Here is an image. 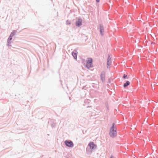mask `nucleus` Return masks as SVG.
I'll use <instances>...</instances> for the list:
<instances>
[{
    "label": "nucleus",
    "instance_id": "obj_1",
    "mask_svg": "<svg viewBox=\"0 0 158 158\" xmlns=\"http://www.w3.org/2000/svg\"><path fill=\"white\" fill-rule=\"evenodd\" d=\"M115 124L114 123L112 124V126L110 128L109 131V135L110 137L112 138H114L117 135V129L116 127H115Z\"/></svg>",
    "mask_w": 158,
    "mask_h": 158
},
{
    "label": "nucleus",
    "instance_id": "obj_2",
    "mask_svg": "<svg viewBox=\"0 0 158 158\" xmlns=\"http://www.w3.org/2000/svg\"><path fill=\"white\" fill-rule=\"evenodd\" d=\"M88 69L94 67L93 64V59L91 58H88L86 61V64L85 66Z\"/></svg>",
    "mask_w": 158,
    "mask_h": 158
},
{
    "label": "nucleus",
    "instance_id": "obj_3",
    "mask_svg": "<svg viewBox=\"0 0 158 158\" xmlns=\"http://www.w3.org/2000/svg\"><path fill=\"white\" fill-rule=\"evenodd\" d=\"M65 145L69 147L73 148L74 146L73 142L70 140H65L64 142Z\"/></svg>",
    "mask_w": 158,
    "mask_h": 158
},
{
    "label": "nucleus",
    "instance_id": "obj_4",
    "mask_svg": "<svg viewBox=\"0 0 158 158\" xmlns=\"http://www.w3.org/2000/svg\"><path fill=\"white\" fill-rule=\"evenodd\" d=\"M98 27L100 34L102 36H103L104 34V29L103 26L102 24H99Z\"/></svg>",
    "mask_w": 158,
    "mask_h": 158
},
{
    "label": "nucleus",
    "instance_id": "obj_5",
    "mask_svg": "<svg viewBox=\"0 0 158 158\" xmlns=\"http://www.w3.org/2000/svg\"><path fill=\"white\" fill-rule=\"evenodd\" d=\"M82 20L81 18H78L75 23V25L77 27H79L82 25Z\"/></svg>",
    "mask_w": 158,
    "mask_h": 158
},
{
    "label": "nucleus",
    "instance_id": "obj_6",
    "mask_svg": "<svg viewBox=\"0 0 158 158\" xmlns=\"http://www.w3.org/2000/svg\"><path fill=\"white\" fill-rule=\"evenodd\" d=\"M111 57H110V55H108L107 59V68H109L110 66V65L112 63V61L111 60Z\"/></svg>",
    "mask_w": 158,
    "mask_h": 158
},
{
    "label": "nucleus",
    "instance_id": "obj_7",
    "mask_svg": "<svg viewBox=\"0 0 158 158\" xmlns=\"http://www.w3.org/2000/svg\"><path fill=\"white\" fill-rule=\"evenodd\" d=\"M88 146L91 148V149H92L93 150L96 149L97 148V145L92 142L89 143L88 144Z\"/></svg>",
    "mask_w": 158,
    "mask_h": 158
},
{
    "label": "nucleus",
    "instance_id": "obj_8",
    "mask_svg": "<svg viewBox=\"0 0 158 158\" xmlns=\"http://www.w3.org/2000/svg\"><path fill=\"white\" fill-rule=\"evenodd\" d=\"M105 73L104 71H103L101 72L100 74V77L101 80L102 81H104L105 80Z\"/></svg>",
    "mask_w": 158,
    "mask_h": 158
},
{
    "label": "nucleus",
    "instance_id": "obj_9",
    "mask_svg": "<svg viewBox=\"0 0 158 158\" xmlns=\"http://www.w3.org/2000/svg\"><path fill=\"white\" fill-rule=\"evenodd\" d=\"M77 52H74V51H73L72 52V56H73V58L75 60H77Z\"/></svg>",
    "mask_w": 158,
    "mask_h": 158
},
{
    "label": "nucleus",
    "instance_id": "obj_10",
    "mask_svg": "<svg viewBox=\"0 0 158 158\" xmlns=\"http://www.w3.org/2000/svg\"><path fill=\"white\" fill-rule=\"evenodd\" d=\"M130 84V82L129 81H127L125 83L123 84V86L124 88H126Z\"/></svg>",
    "mask_w": 158,
    "mask_h": 158
},
{
    "label": "nucleus",
    "instance_id": "obj_11",
    "mask_svg": "<svg viewBox=\"0 0 158 158\" xmlns=\"http://www.w3.org/2000/svg\"><path fill=\"white\" fill-rule=\"evenodd\" d=\"M12 36H11V35H10L9 36V37L7 40V43H11L10 41L12 40Z\"/></svg>",
    "mask_w": 158,
    "mask_h": 158
},
{
    "label": "nucleus",
    "instance_id": "obj_12",
    "mask_svg": "<svg viewBox=\"0 0 158 158\" xmlns=\"http://www.w3.org/2000/svg\"><path fill=\"white\" fill-rule=\"evenodd\" d=\"M86 151L88 152L89 153H91L93 151V149H91V148L87 147L86 149Z\"/></svg>",
    "mask_w": 158,
    "mask_h": 158
},
{
    "label": "nucleus",
    "instance_id": "obj_13",
    "mask_svg": "<svg viewBox=\"0 0 158 158\" xmlns=\"http://www.w3.org/2000/svg\"><path fill=\"white\" fill-rule=\"evenodd\" d=\"M17 31L16 30H14V31H13L10 34V35H11V36H14L15 34L17 32Z\"/></svg>",
    "mask_w": 158,
    "mask_h": 158
},
{
    "label": "nucleus",
    "instance_id": "obj_14",
    "mask_svg": "<svg viewBox=\"0 0 158 158\" xmlns=\"http://www.w3.org/2000/svg\"><path fill=\"white\" fill-rule=\"evenodd\" d=\"M129 78L127 76V75L126 74H124L123 76V78L124 79H128Z\"/></svg>",
    "mask_w": 158,
    "mask_h": 158
},
{
    "label": "nucleus",
    "instance_id": "obj_15",
    "mask_svg": "<svg viewBox=\"0 0 158 158\" xmlns=\"http://www.w3.org/2000/svg\"><path fill=\"white\" fill-rule=\"evenodd\" d=\"M51 127L52 128H54L56 126V123H53L51 125Z\"/></svg>",
    "mask_w": 158,
    "mask_h": 158
},
{
    "label": "nucleus",
    "instance_id": "obj_16",
    "mask_svg": "<svg viewBox=\"0 0 158 158\" xmlns=\"http://www.w3.org/2000/svg\"><path fill=\"white\" fill-rule=\"evenodd\" d=\"M66 24L67 25H70L71 24L70 22L68 20H67L66 21Z\"/></svg>",
    "mask_w": 158,
    "mask_h": 158
},
{
    "label": "nucleus",
    "instance_id": "obj_17",
    "mask_svg": "<svg viewBox=\"0 0 158 158\" xmlns=\"http://www.w3.org/2000/svg\"><path fill=\"white\" fill-rule=\"evenodd\" d=\"M106 106L107 108V110H109V107L108 104H106Z\"/></svg>",
    "mask_w": 158,
    "mask_h": 158
},
{
    "label": "nucleus",
    "instance_id": "obj_18",
    "mask_svg": "<svg viewBox=\"0 0 158 158\" xmlns=\"http://www.w3.org/2000/svg\"><path fill=\"white\" fill-rule=\"evenodd\" d=\"M11 43H7V45L8 46H11V45H10Z\"/></svg>",
    "mask_w": 158,
    "mask_h": 158
},
{
    "label": "nucleus",
    "instance_id": "obj_19",
    "mask_svg": "<svg viewBox=\"0 0 158 158\" xmlns=\"http://www.w3.org/2000/svg\"><path fill=\"white\" fill-rule=\"evenodd\" d=\"M96 1L97 3H99L100 1V0H96Z\"/></svg>",
    "mask_w": 158,
    "mask_h": 158
},
{
    "label": "nucleus",
    "instance_id": "obj_20",
    "mask_svg": "<svg viewBox=\"0 0 158 158\" xmlns=\"http://www.w3.org/2000/svg\"><path fill=\"white\" fill-rule=\"evenodd\" d=\"M110 158H113V156L112 155H111L110 156Z\"/></svg>",
    "mask_w": 158,
    "mask_h": 158
},
{
    "label": "nucleus",
    "instance_id": "obj_21",
    "mask_svg": "<svg viewBox=\"0 0 158 158\" xmlns=\"http://www.w3.org/2000/svg\"><path fill=\"white\" fill-rule=\"evenodd\" d=\"M87 107H91V106H88Z\"/></svg>",
    "mask_w": 158,
    "mask_h": 158
}]
</instances>
